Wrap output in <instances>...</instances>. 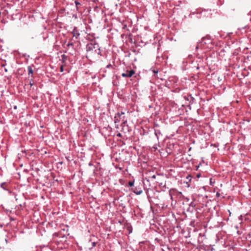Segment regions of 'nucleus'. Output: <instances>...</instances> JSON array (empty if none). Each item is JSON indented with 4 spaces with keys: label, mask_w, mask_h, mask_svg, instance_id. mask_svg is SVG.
<instances>
[{
    "label": "nucleus",
    "mask_w": 251,
    "mask_h": 251,
    "mask_svg": "<svg viewBox=\"0 0 251 251\" xmlns=\"http://www.w3.org/2000/svg\"><path fill=\"white\" fill-rule=\"evenodd\" d=\"M86 57L91 59L99 58L101 56V50L100 45L95 42H91L88 43L86 47Z\"/></svg>",
    "instance_id": "1"
},
{
    "label": "nucleus",
    "mask_w": 251,
    "mask_h": 251,
    "mask_svg": "<svg viewBox=\"0 0 251 251\" xmlns=\"http://www.w3.org/2000/svg\"><path fill=\"white\" fill-rule=\"evenodd\" d=\"M122 121L121 125L125 124L126 122V120L125 119V113H118L115 116V123H117L120 121Z\"/></svg>",
    "instance_id": "2"
},
{
    "label": "nucleus",
    "mask_w": 251,
    "mask_h": 251,
    "mask_svg": "<svg viewBox=\"0 0 251 251\" xmlns=\"http://www.w3.org/2000/svg\"><path fill=\"white\" fill-rule=\"evenodd\" d=\"M134 73L135 72L133 70H131L130 71L127 70L126 73H122L121 75L124 77H130L132 76Z\"/></svg>",
    "instance_id": "3"
},
{
    "label": "nucleus",
    "mask_w": 251,
    "mask_h": 251,
    "mask_svg": "<svg viewBox=\"0 0 251 251\" xmlns=\"http://www.w3.org/2000/svg\"><path fill=\"white\" fill-rule=\"evenodd\" d=\"M72 34H73V37H75V39H77L80 35L78 31L77 30L76 27H74L73 29Z\"/></svg>",
    "instance_id": "4"
},
{
    "label": "nucleus",
    "mask_w": 251,
    "mask_h": 251,
    "mask_svg": "<svg viewBox=\"0 0 251 251\" xmlns=\"http://www.w3.org/2000/svg\"><path fill=\"white\" fill-rule=\"evenodd\" d=\"M27 70H28V75L33 74V71L32 70L31 66H28Z\"/></svg>",
    "instance_id": "5"
},
{
    "label": "nucleus",
    "mask_w": 251,
    "mask_h": 251,
    "mask_svg": "<svg viewBox=\"0 0 251 251\" xmlns=\"http://www.w3.org/2000/svg\"><path fill=\"white\" fill-rule=\"evenodd\" d=\"M70 46H72L73 47L74 46V43L73 42V39H71L69 40V42H68V44L67 45V47H70Z\"/></svg>",
    "instance_id": "6"
},
{
    "label": "nucleus",
    "mask_w": 251,
    "mask_h": 251,
    "mask_svg": "<svg viewBox=\"0 0 251 251\" xmlns=\"http://www.w3.org/2000/svg\"><path fill=\"white\" fill-rule=\"evenodd\" d=\"M206 39L205 38H202L201 40V45H204V44H206L207 42H206Z\"/></svg>",
    "instance_id": "7"
},
{
    "label": "nucleus",
    "mask_w": 251,
    "mask_h": 251,
    "mask_svg": "<svg viewBox=\"0 0 251 251\" xmlns=\"http://www.w3.org/2000/svg\"><path fill=\"white\" fill-rule=\"evenodd\" d=\"M75 5H76V8L77 9L78 7V5H80V3L78 2L77 1L75 0Z\"/></svg>",
    "instance_id": "8"
},
{
    "label": "nucleus",
    "mask_w": 251,
    "mask_h": 251,
    "mask_svg": "<svg viewBox=\"0 0 251 251\" xmlns=\"http://www.w3.org/2000/svg\"><path fill=\"white\" fill-rule=\"evenodd\" d=\"M128 185L130 186H132L134 185V182L133 181H129Z\"/></svg>",
    "instance_id": "9"
},
{
    "label": "nucleus",
    "mask_w": 251,
    "mask_h": 251,
    "mask_svg": "<svg viewBox=\"0 0 251 251\" xmlns=\"http://www.w3.org/2000/svg\"><path fill=\"white\" fill-rule=\"evenodd\" d=\"M6 185V184L5 183H2L1 184V187L3 188L4 189H5V186Z\"/></svg>",
    "instance_id": "10"
},
{
    "label": "nucleus",
    "mask_w": 251,
    "mask_h": 251,
    "mask_svg": "<svg viewBox=\"0 0 251 251\" xmlns=\"http://www.w3.org/2000/svg\"><path fill=\"white\" fill-rule=\"evenodd\" d=\"M152 72L155 74H157L158 73V70H153Z\"/></svg>",
    "instance_id": "11"
},
{
    "label": "nucleus",
    "mask_w": 251,
    "mask_h": 251,
    "mask_svg": "<svg viewBox=\"0 0 251 251\" xmlns=\"http://www.w3.org/2000/svg\"><path fill=\"white\" fill-rule=\"evenodd\" d=\"M63 70H64V69H63V66H61L60 67V72H63Z\"/></svg>",
    "instance_id": "12"
},
{
    "label": "nucleus",
    "mask_w": 251,
    "mask_h": 251,
    "mask_svg": "<svg viewBox=\"0 0 251 251\" xmlns=\"http://www.w3.org/2000/svg\"><path fill=\"white\" fill-rule=\"evenodd\" d=\"M61 57H62V58L63 59H65L66 58V56H65V54H63V55H61Z\"/></svg>",
    "instance_id": "13"
},
{
    "label": "nucleus",
    "mask_w": 251,
    "mask_h": 251,
    "mask_svg": "<svg viewBox=\"0 0 251 251\" xmlns=\"http://www.w3.org/2000/svg\"><path fill=\"white\" fill-rule=\"evenodd\" d=\"M142 193V191L140 190L139 192H137L136 194L138 195H140Z\"/></svg>",
    "instance_id": "14"
},
{
    "label": "nucleus",
    "mask_w": 251,
    "mask_h": 251,
    "mask_svg": "<svg viewBox=\"0 0 251 251\" xmlns=\"http://www.w3.org/2000/svg\"><path fill=\"white\" fill-rule=\"evenodd\" d=\"M111 66V64H108V65H107L106 67L108 68H109Z\"/></svg>",
    "instance_id": "15"
},
{
    "label": "nucleus",
    "mask_w": 251,
    "mask_h": 251,
    "mask_svg": "<svg viewBox=\"0 0 251 251\" xmlns=\"http://www.w3.org/2000/svg\"><path fill=\"white\" fill-rule=\"evenodd\" d=\"M216 196H217V197H219V196H220V194H219V193H217V194H216Z\"/></svg>",
    "instance_id": "16"
},
{
    "label": "nucleus",
    "mask_w": 251,
    "mask_h": 251,
    "mask_svg": "<svg viewBox=\"0 0 251 251\" xmlns=\"http://www.w3.org/2000/svg\"><path fill=\"white\" fill-rule=\"evenodd\" d=\"M17 108V106L16 105H15L14 106V109H16Z\"/></svg>",
    "instance_id": "17"
},
{
    "label": "nucleus",
    "mask_w": 251,
    "mask_h": 251,
    "mask_svg": "<svg viewBox=\"0 0 251 251\" xmlns=\"http://www.w3.org/2000/svg\"><path fill=\"white\" fill-rule=\"evenodd\" d=\"M117 136H121V133H118V134H117Z\"/></svg>",
    "instance_id": "18"
},
{
    "label": "nucleus",
    "mask_w": 251,
    "mask_h": 251,
    "mask_svg": "<svg viewBox=\"0 0 251 251\" xmlns=\"http://www.w3.org/2000/svg\"><path fill=\"white\" fill-rule=\"evenodd\" d=\"M95 245H96V243L93 242V246L94 247V246H95Z\"/></svg>",
    "instance_id": "19"
},
{
    "label": "nucleus",
    "mask_w": 251,
    "mask_h": 251,
    "mask_svg": "<svg viewBox=\"0 0 251 251\" xmlns=\"http://www.w3.org/2000/svg\"><path fill=\"white\" fill-rule=\"evenodd\" d=\"M4 71L5 72H7V69L6 68H4Z\"/></svg>",
    "instance_id": "20"
},
{
    "label": "nucleus",
    "mask_w": 251,
    "mask_h": 251,
    "mask_svg": "<svg viewBox=\"0 0 251 251\" xmlns=\"http://www.w3.org/2000/svg\"><path fill=\"white\" fill-rule=\"evenodd\" d=\"M29 84H30L31 87L33 85V83H32L31 82H30Z\"/></svg>",
    "instance_id": "21"
},
{
    "label": "nucleus",
    "mask_w": 251,
    "mask_h": 251,
    "mask_svg": "<svg viewBox=\"0 0 251 251\" xmlns=\"http://www.w3.org/2000/svg\"><path fill=\"white\" fill-rule=\"evenodd\" d=\"M5 66V64H4L1 65V66H2V67H4Z\"/></svg>",
    "instance_id": "22"
}]
</instances>
